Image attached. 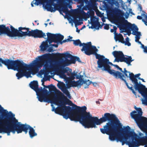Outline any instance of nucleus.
<instances>
[{
	"label": "nucleus",
	"mask_w": 147,
	"mask_h": 147,
	"mask_svg": "<svg viewBox=\"0 0 147 147\" xmlns=\"http://www.w3.org/2000/svg\"><path fill=\"white\" fill-rule=\"evenodd\" d=\"M107 121L109 122L104 126L103 128H100V131L102 134L109 135V139L111 140L114 139V137L117 134H119L123 129L121 124L114 114L106 113L104 114V117L100 119L94 117L91 128H95L96 127V125H100Z\"/></svg>",
	"instance_id": "obj_1"
},
{
	"label": "nucleus",
	"mask_w": 147,
	"mask_h": 147,
	"mask_svg": "<svg viewBox=\"0 0 147 147\" xmlns=\"http://www.w3.org/2000/svg\"><path fill=\"white\" fill-rule=\"evenodd\" d=\"M74 105L75 111L71 112L69 119L71 121L79 122L85 128H91L94 117H92L89 112H86V106L81 107Z\"/></svg>",
	"instance_id": "obj_2"
},
{
	"label": "nucleus",
	"mask_w": 147,
	"mask_h": 147,
	"mask_svg": "<svg viewBox=\"0 0 147 147\" xmlns=\"http://www.w3.org/2000/svg\"><path fill=\"white\" fill-rule=\"evenodd\" d=\"M97 51H95L93 54L95 55L96 59H98L97 62L98 67L99 68L103 67V68L102 69L103 71H107L110 74L113 75L116 78H119L123 81L125 84L127 88L131 90L132 93L136 95V93L133 88L132 85H131V87L129 86L126 80L123 78L124 77V75L119 71L111 69V67L109 65L113 66L114 64L110 62L109 59L105 58L104 56L97 53Z\"/></svg>",
	"instance_id": "obj_3"
},
{
	"label": "nucleus",
	"mask_w": 147,
	"mask_h": 147,
	"mask_svg": "<svg viewBox=\"0 0 147 147\" xmlns=\"http://www.w3.org/2000/svg\"><path fill=\"white\" fill-rule=\"evenodd\" d=\"M130 128L129 126H127L125 129V131L127 133V135H121V131L119 134H117L114 137V139L111 140L113 141L116 140L117 142L119 141L121 142L122 145L125 144L128 145L129 147H138L141 145V144H143V142L146 141V138H144V136L141 137L139 139L136 138L134 139L133 138L131 142L127 141L128 136H131L133 135V132L129 131Z\"/></svg>",
	"instance_id": "obj_4"
},
{
	"label": "nucleus",
	"mask_w": 147,
	"mask_h": 147,
	"mask_svg": "<svg viewBox=\"0 0 147 147\" xmlns=\"http://www.w3.org/2000/svg\"><path fill=\"white\" fill-rule=\"evenodd\" d=\"M30 87L34 90L38 96V100L40 102H47L49 101L51 104H54L58 105L59 102L58 99L54 97L49 99L48 97L49 95V92L46 89H43L42 87L38 88V82L37 81H33L31 82L29 84Z\"/></svg>",
	"instance_id": "obj_5"
},
{
	"label": "nucleus",
	"mask_w": 147,
	"mask_h": 147,
	"mask_svg": "<svg viewBox=\"0 0 147 147\" xmlns=\"http://www.w3.org/2000/svg\"><path fill=\"white\" fill-rule=\"evenodd\" d=\"M50 56L49 54H45L39 57L38 61H34L35 62L32 66L33 68L37 70L44 65V67L48 73L55 70L57 68H60L59 67V65H57L50 61Z\"/></svg>",
	"instance_id": "obj_6"
},
{
	"label": "nucleus",
	"mask_w": 147,
	"mask_h": 147,
	"mask_svg": "<svg viewBox=\"0 0 147 147\" xmlns=\"http://www.w3.org/2000/svg\"><path fill=\"white\" fill-rule=\"evenodd\" d=\"M25 32L22 31L12 33L6 34L9 37H11V39H16L18 37H22L24 36H32L34 38H44L46 36L45 33L42 30L36 29L34 30H28Z\"/></svg>",
	"instance_id": "obj_7"
},
{
	"label": "nucleus",
	"mask_w": 147,
	"mask_h": 147,
	"mask_svg": "<svg viewBox=\"0 0 147 147\" xmlns=\"http://www.w3.org/2000/svg\"><path fill=\"white\" fill-rule=\"evenodd\" d=\"M33 65H28L24 63L22 61L19 60H13L9 59L7 68L8 69H12L22 71L30 70L32 69L33 70H36L32 67Z\"/></svg>",
	"instance_id": "obj_8"
},
{
	"label": "nucleus",
	"mask_w": 147,
	"mask_h": 147,
	"mask_svg": "<svg viewBox=\"0 0 147 147\" xmlns=\"http://www.w3.org/2000/svg\"><path fill=\"white\" fill-rule=\"evenodd\" d=\"M134 108L138 113L136 114L137 111H134L130 113L131 116L134 120L139 127L142 129L147 123V118L142 116L143 113L141 108H137L136 106Z\"/></svg>",
	"instance_id": "obj_9"
},
{
	"label": "nucleus",
	"mask_w": 147,
	"mask_h": 147,
	"mask_svg": "<svg viewBox=\"0 0 147 147\" xmlns=\"http://www.w3.org/2000/svg\"><path fill=\"white\" fill-rule=\"evenodd\" d=\"M28 129H29V135L31 138L37 135L34 129L30 125L26 124H21L20 122H18V120L15 121V132L16 131L18 134L24 131L26 134L28 133Z\"/></svg>",
	"instance_id": "obj_10"
},
{
	"label": "nucleus",
	"mask_w": 147,
	"mask_h": 147,
	"mask_svg": "<svg viewBox=\"0 0 147 147\" xmlns=\"http://www.w3.org/2000/svg\"><path fill=\"white\" fill-rule=\"evenodd\" d=\"M73 44L75 46H79L80 47L83 46L81 49L82 51H84L85 53L88 55L93 54L95 51H97L98 50L96 47L91 45V42L87 43H82L79 39L76 40H73Z\"/></svg>",
	"instance_id": "obj_11"
},
{
	"label": "nucleus",
	"mask_w": 147,
	"mask_h": 147,
	"mask_svg": "<svg viewBox=\"0 0 147 147\" xmlns=\"http://www.w3.org/2000/svg\"><path fill=\"white\" fill-rule=\"evenodd\" d=\"M60 107H57L55 109L54 107H53L52 111H54L55 113L57 114L62 115L64 118L67 119L71 115V108L69 106L65 105L66 104L63 102L60 101Z\"/></svg>",
	"instance_id": "obj_12"
},
{
	"label": "nucleus",
	"mask_w": 147,
	"mask_h": 147,
	"mask_svg": "<svg viewBox=\"0 0 147 147\" xmlns=\"http://www.w3.org/2000/svg\"><path fill=\"white\" fill-rule=\"evenodd\" d=\"M125 22H127L126 23H124L122 26L123 29L125 30L128 33L129 35V33L130 34L131 29L133 31L132 34L133 35H136V36H138L140 37L141 35V32H138V28L137 26L134 24H132L130 23L127 22V20H125Z\"/></svg>",
	"instance_id": "obj_13"
},
{
	"label": "nucleus",
	"mask_w": 147,
	"mask_h": 147,
	"mask_svg": "<svg viewBox=\"0 0 147 147\" xmlns=\"http://www.w3.org/2000/svg\"><path fill=\"white\" fill-rule=\"evenodd\" d=\"M10 28L11 30L8 27H6L5 25H0V35L3 34H6L8 33L19 32L22 31L23 30H26V31H28V30L30 29L28 28L20 27L18 28V29L17 30L11 25Z\"/></svg>",
	"instance_id": "obj_14"
},
{
	"label": "nucleus",
	"mask_w": 147,
	"mask_h": 147,
	"mask_svg": "<svg viewBox=\"0 0 147 147\" xmlns=\"http://www.w3.org/2000/svg\"><path fill=\"white\" fill-rule=\"evenodd\" d=\"M55 55L57 57L65 58V60L63 63L59 66L60 68L68 66L70 64L73 63V61L72 60V55L69 53H56Z\"/></svg>",
	"instance_id": "obj_15"
},
{
	"label": "nucleus",
	"mask_w": 147,
	"mask_h": 147,
	"mask_svg": "<svg viewBox=\"0 0 147 147\" xmlns=\"http://www.w3.org/2000/svg\"><path fill=\"white\" fill-rule=\"evenodd\" d=\"M9 113L11 114L9 115L8 111H7L6 110H5L0 105V120L1 121H2L3 119H11V120L15 121L17 120L16 118L14 117L15 115L13 114L10 111Z\"/></svg>",
	"instance_id": "obj_16"
},
{
	"label": "nucleus",
	"mask_w": 147,
	"mask_h": 147,
	"mask_svg": "<svg viewBox=\"0 0 147 147\" xmlns=\"http://www.w3.org/2000/svg\"><path fill=\"white\" fill-rule=\"evenodd\" d=\"M140 75V74L139 73L136 74L135 75L132 73H130L129 75V77L130 80L134 84V87L136 90H138L145 86L142 84L138 83V80L136 78H138Z\"/></svg>",
	"instance_id": "obj_17"
},
{
	"label": "nucleus",
	"mask_w": 147,
	"mask_h": 147,
	"mask_svg": "<svg viewBox=\"0 0 147 147\" xmlns=\"http://www.w3.org/2000/svg\"><path fill=\"white\" fill-rule=\"evenodd\" d=\"M57 86L69 98L71 99V96L69 92L67 90V88H69L68 87H67L65 84L63 82L58 84Z\"/></svg>",
	"instance_id": "obj_18"
},
{
	"label": "nucleus",
	"mask_w": 147,
	"mask_h": 147,
	"mask_svg": "<svg viewBox=\"0 0 147 147\" xmlns=\"http://www.w3.org/2000/svg\"><path fill=\"white\" fill-rule=\"evenodd\" d=\"M138 90L144 98L142 100V103L147 106V88L145 86Z\"/></svg>",
	"instance_id": "obj_19"
},
{
	"label": "nucleus",
	"mask_w": 147,
	"mask_h": 147,
	"mask_svg": "<svg viewBox=\"0 0 147 147\" xmlns=\"http://www.w3.org/2000/svg\"><path fill=\"white\" fill-rule=\"evenodd\" d=\"M48 6L49 7L48 10L51 12H54L56 10L58 9V5L54 3L53 1H51Z\"/></svg>",
	"instance_id": "obj_20"
},
{
	"label": "nucleus",
	"mask_w": 147,
	"mask_h": 147,
	"mask_svg": "<svg viewBox=\"0 0 147 147\" xmlns=\"http://www.w3.org/2000/svg\"><path fill=\"white\" fill-rule=\"evenodd\" d=\"M82 84V81L80 80H78L76 81L69 80L68 81L67 87H76L79 86H81Z\"/></svg>",
	"instance_id": "obj_21"
},
{
	"label": "nucleus",
	"mask_w": 147,
	"mask_h": 147,
	"mask_svg": "<svg viewBox=\"0 0 147 147\" xmlns=\"http://www.w3.org/2000/svg\"><path fill=\"white\" fill-rule=\"evenodd\" d=\"M54 39L55 43L60 42L63 39L64 36L60 34H51Z\"/></svg>",
	"instance_id": "obj_22"
},
{
	"label": "nucleus",
	"mask_w": 147,
	"mask_h": 147,
	"mask_svg": "<svg viewBox=\"0 0 147 147\" xmlns=\"http://www.w3.org/2000/svg\"><path fill=\"white\" fill-rule=\"evenodd\" d=\"M134 59H132V58L131 56H127V57H125L124 55L123 57L121 59V62H124L126 63L128 66L131 65V63L133 61Z\"/></svg>",
	"instance_id": "obj_23"
},
{
	"label": "nucleus",
	"mask_w": 147,
	"mask_h": 147,
	"mask_svg": "<svg viewBox=\"0 0 147 147\" xmlns=\"http://www.w3.org/2000/svg\"><path fill=\"white\" fill-rule=\"evenodd\" d=\"M91 24L92 26L91 27V28H96L97 30L99 29V27L102 28V25H100L99 22L97 21H93L91 22Z\"/></svg>",
	"instance_id": "obj_24"
},
{
	"label": "nucleus",
	"mask_w": 147,
	"mask_h": 147,
	"mask_svg": "<svg viewBox=\"0 0 147 147\" xmlns=\"http://www.w3.org/2000/svg\"><path fill=\"white\" fill-rule=\"evenodd\" d=\"M115 34L114 39L116 41L118 40L119 42L121 43H124V38L122 34L120 33L118 34L116 33Z\"/></svg>",
	"instance_id": "obj_25"
},
{
	"label": "nucleus",
	"mask_w": 147,
	"mask_h": 147,
	"mask_svg": "<svg viewBox=\"0 0 147 147\" xmlns=\"http://www.w3.org/2000/svg\"><path fill=\"white\" fill-rule=\"evenodd\" d=\"M112 54L115 57H118L120 58V61L124 55L122 51H114L112 53Z\"/></svg>",
	"instance_id": "obj_26"
},
{
	"label": "nucleus",
	"mask_w": 147,
	"mask_h": 147,
	"mask_svg": "<svg viewBox=\"0 0 147 147\" xmlns=\"http://www.w3.org/2000/svg\"><path fill=\"white\" fill-rule=\"evenodd\" d=\"M49 46L47 42L43 41L42 44L40 46V48L41 51H45Z\"/></svg>",
	"instance_id": "obj_27"
},
{
	"label": "nucleus",
	"mask_w": 147,
	"mask_h": 147,
	"mask_svg": "<svg viewBox=\"0 0 147 147\" xmlns=\"http://www.w3.org/2000/svg\"><path fill=\"white\" fill-rule=\"evenodd\" d=\"M113 13L116 16L119 17L122 15V11L118 8H115L113 11Z\"/></svg>",
	"instance_id": "obj_28"
},
{
	"label": "nucleus",
	"mask_w": 147,
	"mask_h": 147,
	"mask_svg": "<svg viewBox=\"0 0 147 147\" xmlns=\"http://www.w3.org/2000/svg\"><path fill=\"white\" fill-rule=\"evenodd\" d=\"M51 34V33H50L48 32L47 33V40L50 45L52 42H55V41L54 39L53 38V36Z\"/></svg>",
	"instance_id": "obj_29"
},
{
	"label": "nucleus",
	"mask_w": 147,
	"mask_h": 147,
	"mask_svg": "<svg viewBox=\"0 0 147 147\" xmlns=\"http://www.w3.org/2000/svg\"><path fill=\"white\" fill-rule=\"evenodd\" d=\"M9 59H5V60H3L1 58H0V66H2L1 63L7 67Z\"/></svg>",
	"instance_id": "obj_30"
},
{
	"label": "nucleus",
	"mask_w": 147,
	"mask_h": 147,
	"mask_svg": "<svg viewBox=\"0 0 147 147\" xmlns=\"http://www.w3.org/2000/svg\"><path fill=\"white\" fill-rule=\"evenodd\" d=\"M92 83V82L90 81L89 80H84L82 82V84H84V88H88L89 85Z\"/></svg>",
	"instance_id": "obj_31"
},
{
	"label": "nucleus",
	"mask_w": 147,
	"mask_h": 147,
	"mask_svg": "<svg viewBox=\"0 0 147 147\" xmlns=\"http://www.w3.org/2000/svg\"><path fill=\"white\" fill-rule=\"evenodd\" d=\"M44 88L43 89H45V88H49V89H51L54 91H55L57 90L56 87L55 86L52 85V84L48 86L44 85Z\"/></svg>",
	"instance_id": "obj_32"
},
{
	"label": "nucleus",
	"mask_w": 147,
	"mask_h": 147,
	"mask_svg": "<svg viewBox=\"0 0 147 147\" xmlns=\"http://www.w3.org/2000/svg\"><path fill=\"white\" fill-rule=\"evenodd\" d=\"M18 72L16 75V76L17 77V79H19L21 78L24 76L23 72L22 71H18Z\"/></svg>",
	"instance_id": "obj_33"
},
{
	"label": "nucleus",
	"mask_w": 147,
	"mask_h": 147,
	"mask_svg": "<svg viewBox=\"0 0 147 147\" xmlns=\"http://www.w3.org/2000/svg\"><path fill=\"white\" fill-rule=\"evenodd\" d=\"M72 60L73 61V63H75L76 61H77L78 62L81 63H82L80 58L79 57L72 56Z\"/></svg>",
	"instance_id": "obj_34"
},
{
	"label": "nucleus",
	"mask_w": 147,
	"mask_h": 147,
	"mask_svg": "<svg viewBox=\"0 0 147 147\" xmlns=\"http://www.w3.org/2000/svg\"><path fill=\"white\" fill-rule=\"evenodd\" d=\"M62 10L63 13L66 14H68L70 13V11L69 10L67 6L66 5H64L63 7Z\"/></svg>",
	"instance_id": "obj_35"
},
{
	"label": "nucleus",
	"mask_w": 147,
	"mask_h": 147,
	"mask_svg": "<svg viewBox=\"0 0 147 147\" xmlns=\"http://www.w3.org/2000/svg\"><path fill=\"white\" fill-rule=\"evenodd\" d=\"M144 17L146 19V21L144 19L142 20V21L147 26V14L145 12H143V13L142 14Z\"/></svg>",
	"instance_id": "obj_36"
},
{
	"label": "nucleus",
	"mask_w": 147,
	"mask_h": 147,
	"mask_svg": "<svg viewBox=\"0 0 147 147\" xmlns=\"http://www.w3.org/2000/svg\"><path fill=\"white\" fill-rule=\"evenodd\" d=\"M68 104L69 105H70V106H72L73 108V109H71L72 111H71V112H74L75 111V107H75L74 105H75L73 104L72 103V102L70 100L68 99Z\"/></svg>",
	"instance_id": "obj_37"
},
{
	"label": "nucleus",
	"mask_w": 147,
	"mask_h": 147,
	"mask_svg": "<svg viewBox=\"0 0 147 147\" xmlns=\"http://www.w3.org/2000/svg\"><path fill=\"white\" fill-rule=\"evenodd\" d=\"M24 74V76H25L27 78H28L31 77V73L28 71H23Z\"/></svg>",
	"instance_id": "obj_38"
},
{
	"label": "nucleus",
	"mask_w": 147,
	"mask_h": 147,
	"mask_svg": "<svg viewBox=\"0 0 147 147\" xmlns=\"http://www.w3.org/2000/svg\"><path fill=\"white\" fill-rule=\"evenodd\" d=\"M126 41L125 42L124 41V43L123 44H124L125 45H127L128 46H131V44L129 41V38L128 37H127L126 39Z\"/></svg>",
	"instance_id": "obj_39"
},
{
	"label": "nucleus",
	"mask_w": 147,
	"mask_h": 147,
	"mask_svg": "<svg viewBox=\"0 0 147 147\" xmlns=\"http://www.w3.org/2000/svg\"><path fill=\"white\" fill-rule=\"evenodd\" d=\"M76 75V73L75 71H74L73 73H71L70 78L71 80H74L75 78V76Z\"/></svg>",
	"instance_id": "obj_40"
},
{
	"label": "nucleus",
	"mask_w": 147,
	"mask_h": 147,
	"mask_svg": "<svg viewBox=\"0 0 147 147\" xmlns=\"http://www.w3.org/2000/svg\"><path fill=\"white\" fill-rule=\"evenodd\" d=\"M142 129H144V132L145 133L146 136H144V138H146V139H147V123L146 124L145 126L142 128Z\"/></svg>",
	"instance_id": "obj_41"
},
{
	"label": "nucleus",
	"mask_w": 147,
	"mask_h": 147,
	"mask_svg": "<svg viewBox=\"0 0 147 147\" xmlns=\"http://www.w3.org/2000/svg\"><path fill=\"white\" fill-rule=\"evenodd\" d=\"M67 68H68V67H67L66 68L63 69L62 70V72L63 74L62 75L64 77H65L66 75L64 74L65 73H66L68 72V69H67Z\"/></svg>",
	"instance_id": "obj_42"
},
{
	"label": "nucleus",
	"mask_w": 147,
	"mask_h": 147,
	"mask_svg": "<svg viewBox=\"0 0 147 147\" xmlns=\"http://www.w3.org/2000/svg\"><path fill=\"white\" fill-rule=\"evenodd\" d=\"M123 73L124 74L125 76L127 78L129 77V76L127 75V73H129V74L130 73H131L130 72L128 71L125 68L124 69V71Z\"/></svg>",
	"instance_id": "obj_43"
},
{
	"label": "nucleus",
	"mask_w": 147,
	"mask_h": 147,
	"mask_svg": "<svg viewBox=\"0 0 147 147\" xmlns=\"http://www.w3.org/2000/svg\"><path fill=\"white\" fill-rule=\"evenodd\" d=\"M117 29V28L115 26H114L113 27V29H111V32H114V34H115L116 32V30Z\"/></svg>",
	"instance_id": "obj_44"
},
{
	"label": "nucleus",
	"mask_w": 147,
	"mask_h": 147,
	"mask_svg": "<svg viewBox=\"0 0 147 147\" xmlns=\"http://www.w3.org/2000/svg\"><path fill=\"white\" fill-rule=\"evenodd\" d=\"M142 47L144 49V52L147 53V47L144 46V45H142Z\"/></svg>",
	"instance_id": "obj_45"
},
{
	"label": "nucleus",
	"mask_w": 147,
	"mask_h": 147,
	"mask_svg": "<svg viewBox=\"0 0 147 147\" xmlns=\"http://www.w3.org/2000/svg\"><path fill=\"white\" fill-rule=\"evenodd\" d=\"M103 24H105V25L104 27V29L107 30H108L109 29V25L107 24H105L103 23Z\"/></svg>",
	"instance_id": "obj_46"
},
{
	"label": "nucleus",
	"mask_w": 147,
	"mask_h": 147,
	"mask_svg": "<svg viewBox=\"0 0 147 147\" xmlns=\"http://www.w3.org/2000/svg\"><path fill=\"white\" fill-rule=\"evenodd\" d=\"M78 3L82 5L83 4L84 2H86V0H78Z\"/></svg>",
	"instance_id": "obj_47"
},
{
	"label": "nucleus",
	"mask_w": 147,
	"mask_h": 147,
	"mask_svg": "<svg viewBox=\"0 0 147 147\" xmlns=\"http://www.w3.org/2000/svg\"><path fill=\"white\" fill-rule=\"evenodd\" d=\"M83 13H84L85 14V16L87 18H89L90 16L89 13H86L84 11H83Z\"/></svg>",
	"instance_id": "obj_48"
},
{
	"label": "nucleus",
	"mask_w": 147,
	"mask_h": 147,
	"mask_svg": "<svg viewBox=\"0 0 147 147\" xmlns=\"http://www.w3.org/2000/svg\"><path fill=\"white\" fill-rule=\"evenodd\" d=\"M89 14H90V16H92L94 15V12L93 11H89Z\"/></svg>",
	"instance_id": "obj_49"
},
{
	"label": "nucleus",
	"mask_w": 147,
	"mask_h": 147,
	"mask_svg": "<svg viewBox=\"0 0 147 147\" xmlns=\"http://www.w3.org/2000/svg\"><path fill=\"white\" fill-rule=\"evenodd\" d=\"M47 51L49 52H51L52 51H53V47H49L47 50Z\"/></svg>",
	"instance_id": "obj_50"
},
{
	"label": "nucleus",
	"mask_w": 147,
	"mask_h": 147,
	"mask_svg": "<svg viewBox=\"0 0 147 147\" xmlns=\"http://www.w3.org/2000/svg\"><path fill=\"white\" fill-rule=\"evenodd\" d=\"M115 58V59L114 61H116L117 62H119V61L120 62V58L117 57Z\"/></svg>",
	"instance_id": "obj_51"
},
{
	"label": "nucleus",
	"mask_w": 147,
	"mask_h": 147,
	"mask_svg": "<svg viewBox=\"0 0 147 147\" xmlns=\"http://www.w3.org/2000/svg\"><path fill=\"white\" fill-rule=\"evenodd\" d=\"M83 76L82 75H80L79 76V80L80 81H82V82H83V81H84V80H83V79H82Z\"/></svg>",
	"instance_id": "obj_52"
},
{
	"label": "nucleus",
	"mask_w": 147,
	"mask_h": 147,
	"mask_svg": "<svg viewBox=\"0 0 147 147\" xmlns=\"http://www.w3.org/2000/svg\"><path fill=\"white\" fill-rule=\"evenodd\" d=\"M135 41L136 42H137L138 41H139V39L140 38V37H139L138 36H135Z\"/></svg>",
	"instance_id": "obj_53"
},
{
	"label": "nucleus",
	"mask_w": 147,
	"mask_h": 147,
	"mask_svg": "<svg viewBox=\"0 0 147 147\" xmlns=\"http://www.w3.org/2000/svg\"><path fill=\"white\" fill-rule=\"evenodd\" d=\"M69 37L70 38H68L67 39V42L68 41H73L72 40H70V39H71L72 38V37H70V36H69Z\"/></svg>",
	"instance_id": "obj_54"
},
{
	"label": "nucleus",
	"mask_w": 147,
	"mask_h": 147,
	"mask_svg": "<svg viewBox=\"0 0 147 147\" xmlns=\"http://www.w3.org/2000/svg\"><path fill=\"white\" fill-rule=\"evenodd\" d=\"M50 46H52L53 47H58V45L57 44H51L50 45Z\"/></svg>",
	"instance_id": "obj_55"
},
{
	"label": "nucleus",
	"mask_w": 147,
	"mask_h": 147,
	"mask_svg": "<svg viewBox=\"0 0 147 147\" xmlns=\"http://www.w3.org/2000/svg\"><path fill=\"white\" fill-rule=\"evenodd\" d=\"M78 16H75L74 17V21H78V20L76 19L77 18H78Z\"/></svg>",
	"instance_id": "obj_56"
},
{
	"label": "nucleus",
	"mask_w": 147,
	"mask_h": 147,
	"mask_svg": "<svg viewBox=\"0 0 147 147\" xmlns=\"http://www.w3.org/2000/svg\"><path fill=\"white\" fill-rule=\"evenodd\" d=\"M66 42H67V39L64 40H63L62 41H61V42L60 43L61 44H62L63 43H65Z\"/></svg>",
	"instance_id": "obj_57"
},
{
	"label": "nucleus",
	"mask_w": 147,
	"mask_h": 147,
	"mask_svg": "<svg viewBox=\"0 0 147 147\" xmlns=\"http://www.w3.org/2000/svg\"><path fill=\"white\" fill-rule=\"evenodd\" d=\"M93 85L94 86H98V84L96 82H93L92 83Z\"/></svg>",
	"instance_id": "obj_58"
},
{
	"label": "nucleus",
	"mask_w": 147,
	"mask_h": 147,
	"mask_svg": "<svg viewBox=\"0 0 147 147\" xmlns=\"http://www.w3.org/2000/svg\"><path fill=\"white\" fill-rule=\"evenodd\" d=\"M137 18L139 20H141L142 19V17L141 16H137Z\"/></svg>",
	"instance_id": "obj_59"
},
{
	"label": "nucleus",
	"mask_w": 147,
	"mask_h": 147,
	"mask_svg": "<svg viewBox=\"0 0 147 147\" xmlns=\"http://www.w3.org/2000/svg\"><path fill=\"white\" fill-rule=\"evenodd\" d=\"M36 4V2L35 3H34L33 2H32L31 3V6L32 7H34L33 4Z\"/></svg>",
	"instance_id": "obj_60"
},
{
	"label": "nucleus",
	"mask_w": 147,
	"mask_h": 147,
	"mask_svg": "<svg viewBox=\"0 0 147 147\" xmlns=\"http://www.w3.org/2000/svg\"><path fill=\"white\" fill-rule=\"evenodd\" d=\"M121 72H122V73L123 72V71L122 70V69L120 67H119V68H118V69Z\"/></svg>",
	"instance_id": "obj_61"
},
{
	"label": "nucleus",
	"mask_w": 147,
	"mask_h": 147,
	"mask_svg": "<svg viewBox=\"0 0 147 147\" xmlns=\"http://www.w3.org/2000/svg\"><path fill=\"white\" fill-rule=\"evenodd\" d=\"M113 66L116 67L117 69H118V68H119V67L118 66V65H116L114 64V65H113Z\"/></svg>",
	"instance_id": "obj_62"
},
{
	"label": "nucleus",
	"mask_w": 147,
	"mask_h": 147,
	"mask_svg": "<svg viewBox=\"0 0 147 147\" xmlns=\"http://www.w3.org/2000/svg\"><path fill=\"white\" fill-rule=\"evenodd\" d=\"M143 144H147V139H146V141L144 142H143Z\"/></svg>",
	"instance_id": "obj_63"
},
{
	"label": "nucleus",
	"mask_w": 147,
	"mask_h": 147,
	"mask_svg": "<svg viewBox=\"0 0 147 147\" xmlns=\"http://www.w3.org/2000/svg\"><path fill=\"white\" fill-rule=\"evenodd\" d=\"M76 78L77 79H79V76L77 74H76Z\"/></svg>",
	"instance_id": "obj_64"
}]
</instances>
